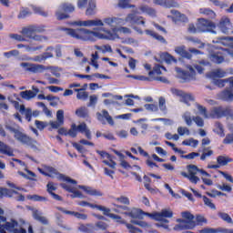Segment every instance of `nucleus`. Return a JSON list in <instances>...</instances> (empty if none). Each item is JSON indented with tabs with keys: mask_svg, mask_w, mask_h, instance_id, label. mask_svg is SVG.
<instances>
[{
	"mask_svg": "<svg viewBox=\"0 0 233 233\" xmlns=\"http://www.w3.org/2000/svg\"><path fill=\"white\" fill-rule=\"evenodd\" d=\"M90 26H101L98 28L100 32H105L104 35L96 31H90L85 28H77V29H71V28H64L68 35L74 37L75 39H80L81 41H96V39H114V35L110 31V29L105 27V23L103 20L99 18H96L93 20H89V27Z\"/></svg>",
	"mask_w": 233,
	"mask_h": 233,
	"instance_id": "nucleus-1",
	"label": "nucleus"
},
{
	"mask_svg": "<svg viewBox=\"0 0 233 233\" xmlns=\"http://www.w3.org/2000/svg\"><path fill=\"white\" fill-rule=\"evenodd\" d=\"M7 130L15 134V139L18 141V143H21V145H26V147H30V148H37V140L21 131V127H18V128H15L14 127H8Z\"/></svg>",
	"mask_w": 233,
	"mask_h": 233,
	"instance_id": "nucleus-2",
	"label": "nucleus"
},
{
	"mask_svg": "<svg viewBox=\"0 0 233 233\" xmlns=\"http://www.w3.org/2000/svg\"><path fill=\"white\" fill-rule=\"evenodd\" d=\"M182 218H177V225L175 226L174 230H192L196 228V221H194V215L189 211H183L181 213Z\"/></svg>",
	"mask_w": 233,
	"mask_h": 233,
	"instance_id": "nucleus-3",
	"label": "nucleus"
},
{
	"mask_svg": "<svg viewBox=\"0 0 233 233\" xmlns=\"http://www.w3.org/2000/svg\"><path fill=\"white\" fill-rule=\"evenodd\" d=\"M77 132L85 134L86 139H92V132H90L86 123L83 122L78 126L72 124L70 129L67 131V136L70 137H77Z\"/></svg>",
	"mask_w": 233,
	"mask_h": 233,
	"instance_id": "nucleus-4",
	"label": "nucleus"
},
{
	"mask_svg": "<svg viewBox=\"0 0 233 233\" xmlns=\"http://www.w3.org/2000/svg\"><path fill=\"white\" fill-rule=\"evenodd\" d=\"M115 206V212L118 214H123L124 216H127L128 218H132L133 219H137V218L141 217V210L136 208H130L127 206H121L117 204H113Z\"/></svg>",
	"mask_w": 233,
	"mask_h": 233,
	"instance_id": "nucleus-5",
	"label": "nucleus"
},
{
	"mask_svg": "<svg viewBox=\"0 0 233 233\" xmlns=\"http://www.w3.org/2000/svg\"><path fill=\"white\" fill-rule=\"evenodd\" d=\"M161 68L162 70H165L167 72V68L165 66H162L158 64L155 65L153 67V70L148 72L149 78L151 81H160V83H168V79L165 76H161Z\"/></svg>",
	"mask_w": 233,
	"mask_h": 233,
	"instance_id": "nucleus-6",
	"label": "nucleus"
},
{
	"mask_svg": "<svg viewBox=\"0 0 233 233\" xmlns=\"http://www.w3.org/2000/svg\"><path fill=\"white\" fill-rule=\"evenodd\" d=\"M174 212L170 209H162L161 212H155L149 214V218H152V219H155V221H162V223H169L168 219L165 218H173Z\"/></svg>",
	"mask_w": 233,
	"mask_h": 233,
	"instance_id": "nucleus-7",
	"label": "nucleus"
},
{
	"mask_svg": "<svg viewBox=\"0 0 233 233\" xmlns=\"http://www.w3.org/2000/svg\"><path fill=\"white\" fill-rule=\"evenodd\" d=\"M227 116H232V111L230 108H224L223 106L214 107L209 113L211 119H221V117H226Z\"/></svg>",
	"mask_w": 233,
	"mask_h": 233,
	"instance_id": "nucleus-8",
	"label": "nucleus"
},
{
	"mask_svg": "<svg viewBox=\"0 0 233 233\" xmlns=\"http://www.w3.org/2000/svg\"><path fill=\"white\" fill-rule=\"evenodd\" d=\"M187 71H183L179 67L176 68L180 79H183L185 82L196 79V70L194 67H192V66H187Z\"/></svg>",
	"mask_w": 233,
	"mask_h": 233,
	"instance_id": "nucleus-9",
	"label": "nucleus"
},
{
	"mask_svg": "<svg viewBox=\"0 0 233 233\" xmlns=\"http://www.w3.org/2000/svg\"><path fill=\"white\" fill-rule=\"evenodd\" d=\"M22 68H25L26 72H32L33 74H41L46 70V66L39 64H32L28 62H23L20 64Z\"/></svg>",
	"mask_w": 233,
	"mask_h": 233,
	"instance_id": "nucleus-10",
	"label": "nucleus"
},
{
	"mask_svg": "<svg viewBox=\"0 0 233 233\" xmlns=\"http://www.w3.org/2000/svg\"><path fill=\"white\" fill-rule=\"evenodd\" d=\"M45 28H46V26H45L43 25H29L27 27H24L22 29V34L25 37H32V35H34V34H43V32H45Z\"/></svg>",
	"mask_w": 233,
	"mask_h": 233,
	"instance_id": "nucleus-11",
	"label": "nucleus"
},
{
	"mask_svg": "<svg viewBox=\"0 0 233 233\" xmlns=\"http://www.w3.org/2000/svg\"><path fill=\"white\" fill-rule=\"evenodd\" d=\"M212 28H216V24L205 18H199L197 23L198 32H210Z\"/></svg>",
	"mask_w": 233,
	"mask_h": 233,
	"instance_id": "nucleus-12",
	"label": "nucleus"
},
{
	"mask_svg": "<svg viewBox=\"0 0 233 233\" xmlns=\"http://www.w3.org/2000/svg\"><path fill=\"white\" fill-rule=\"evenodd\" d=\"M96 119L102 124L106 125V122L111 127H114V118H112V116L106 111V109H103L101 113H96Z\"/></svg>",
	"mask_w": 233,
	"mask_h": 233,
	"instance_id": "nucleus-13",
	"label": "nucleus"
},
{
	"mask_svg": "<svg viewBox=\"0 0 233 233\" xmlns=\"http://www.w3.org/2000/svg\"><path fill=\"white\" fill-rule=\"evenodd\" d=\"M102 23H104V26L105 25H106L107 26H109L110 30L116 32V27L117 26V25H125V20L117 17H106L104 18Z\"/></svg>",
	"mask_w": 233,
	"mask_h": 233,
	"instance_id": "nucleus-14",
	"label": "nucleus"
},
{
	"mask_svg": "<svg viewBox=\"0 0 233 233\" xmlns=\"http://www.w3.org/2000/svg\"><path fill=\"white\" fill-rule=\"evenodd\" d=\"M125 22L130 25H141L142 26H146L145 17L136 14H128L125 18Z\"/></svg>",
	"mask_w": 233,
	"mask_h": 233,
	"instance_id": "nucleus-15",
	"label": "nucleus"
},
{
	"mask_svg": "<svg viewBox=\"0 0 233 233\" xmlns=\"http://www.w3.org/2000/svg\"><path fill=\"white\" fill-rule=\"evenodd\" d=\"M187 172L189 174L190 177V183H193L194 185H198V182L199 181V178L198 177V172L200 173L199 167L196 165H187Z\"/></svg>",
	"mask_w": 233,
	"mask_h": 233,
	"instance_id": "nucleus-16",
	"label": "nucleus"
},
{
	"mask_svg": "<svg viewBox=\"0 0 233 233\" xmlns=\"http://www.w3.org/2000/svg\"><path fill=\"white\" fill-rule=\"evenodd\" d=\"M207 77L208 79H212L214 81L215 79H223V77H227V71H225L223 68H216L212 71L207 73Z\"/></svg>",
	"mask_w": 233,
	"mask_h": 233,
	"instance_id": "nucleus-17",
	"label": "nucleus"
},
{
	"mask_svg": "<svg viewBox=\"0 0 233 233\" xmlns=\"http://www.w3.org/2000/svg\"><path fill=\"white\" fill-rule=\"evenodd\" d=\"M56 190H57L56 184L54 182H48L46 185V192L48 195L51 196L56 201H63V198L55 193Z\"/></svg>",
	"mask_w": 233,
	"mask_h": 233,
	"instance_id": "nucleus-18",
	"label": "nucleus"
},
{
	"mask_svg": "<svg viewBox=\"0 0 233 233\" xmlns=\"http://www.w3.org/2000/svg\"><path fill=\"white\" fill-rule=\"evenodd\" d=\"M208 59L215 65H222V63L225 61V56L221 52H211L208 55Z\"/></svg>",
	"mask_w": 233,
	"mask_h": 233,
	"instance_id": "nucleus-19",
	"label": "nucleus"
},
{
	"mask_svg": "<svg viewBox=\"0 0 233 233\" xmlns=\"http://www.w3.org/2000/svg\"><path fill=\"white\" fill-rule=\"evenodd\" d=\"M218 28L223 34H228V30H232V24L230 23V19L222 17L218 24Z\"/></svg>",
	"mask_w": 233,
	"mask_h": 233,
	"instance_id": "nucleus-20",
	"label": "nucleus"
},
{
	"mask_svg": "<svg viewBox=\"0 0 233 233\" xmlns=\"http://www.w3.org/2000/svg\"><path fill=\"white\" fill-rule=\"evenodd\" d=\"M0 154H3L4 156H8V157H14L15 156L14 154V149H12L10 146L6 145L3 141H0Z\"/></svg>",
	"mask_w": 233,
	"mask_h": 233,
	"instance_id": "nucleus-21",
	"label": "nucleus"
},
{
	"mask_svg": "<svg viewBox=\"0 0 233 233\" xmlns=\"http://www.w3.org/2000/svg\"><path fill=\"white\" fill-rule=\"evenodd\" d=\"M213 43L223 45V46H231L232 48L233 37L232 36L218 37L217 40H213Z\"/></svg>",
	"mask_w": 233,
	"mask_h": 233,
	"instance_id": "nucleus-22",
	"label": "nucleus"
},
{
	"mask_svg": "<svg viewBox=\"0 0 233 233\" xmlns=\"http://www.w3.org/2000/svg\"><path fill=\"white\" fill-rule=\"evenodd\" d=\"M200 233H233V229H225L223 228H204Z\"/></svg>",
	"mask_w": 233,
	"mask_h": 233,
	"instance_id": "nucleus-23",
	"label": "nucleus"
},
{
	"mask_svg": "<svg viewBox=\"0 0 233 233\" xmlns=\"http://www.w3.org/2000/svg\"><path fill=\"white\" fill-rule=\"evenodd\" d=\"M176 54H178L181 57H185L186 59H192V54L187 51L185 46H180L175 47Z\"/></svg>",
	"mask_w": 233,
	"mask_h": 233,
	"instance_id": "nucleus-24",
	"label": "nucleus"
},
{
	"mask_svg": "<svg viewBox=\"0 0 233 233\" xmlns=\"http://www.w3.org/2000/svg\"><path fill=\"white\" fill-rule=\"evenodd\" d=\"M139 10L143 13V14H147V15H149L150 17H156L157 12L156 11V9L147 5H142L139 6Z\"/></svg>",
	"mask_w": 233,
	"mask_h": 233,
	"instance_id": "nucleus-25",
	"label": "nucleus"
},
{
	"mask_svg": "<svg viewBox=\"0 0 233 233\" xmlns=\"http://www.w3.org/2000/svg\"><path fill=\"white\" fill-rule=\"evenodd\" d=\"M42 216H43V213H41L39 210L37 209L33 210L34 219H35L36 221H39V223H42V225H48V219H46V218Z\"/></svg>",
	"mask_w": 233,
	"mask_h": 233,
	"instance_id": "nucleus-26",
	"label": "nucleus"
},
{
	"mask_svg": "<svg viewBox=\"0 0 233 233\" xmlns=\"http://www.w3.org/2000/svg\"><path fill=\"white\" fill-rule=\"evenodd\" d=\"M145 32H146L147 35H150L154 39H157V41H159V43H162L163 45H167V39H165V37H163V35H158L157 33H156L150 29H147Z\"/></svg>",
	"mask_w": 233,
	"mask_h": 233,
	"instance_id": "nucleus-27",
	"label": "nucleus"
},
{
	"mask_svg": "<svg viewBox=\"0 0 233 233\" xmlns=\"http://www.w3.org/2000/svg\"><path fill=\"white\" fill-rule=\"evenodd\" d=\"M80 188H82V190H85V192L86 194H88L89 196H96V197H98V198H101V196H103V193H101V191H99L97 189H94L90 187L80 186Z\"/></svg>",
	"mask_w": 233,
	"mask_h": 233,
	"instance_id": "nucleus-28",
	"label": "nucleus"
},
{
	"mask_svg": "<svg viewBox=\"0 0 233 233\" xmlns=\"http://www.w3.org/2000/svg\"><path fill=\"white\" fill-rule=\"evenodd\" d=\"M173 93H176L177 96L182 97L185 103H188V101H194V96L192 95L187 94L179 89H174Z\"/></svg>",
	"mask_w": 233,
	"mask_h": 233,
	"instance_id": "nucleus-29",
	"label": "nucleus"
},
{
	"mask_svg": "<svg viewBox=\"0 0 233 233\" xmlns=\"http://www.w3.org/2000/svg\"><path fill=\"white\" fill-rule=\"evenodd\" d=\"M34 91L32 90H25L21 92V96L23 99H33V97H35L37 96V92H39V88H33Z\"/></svg>",
	"mask_w": 233,
	"mask_h": 233,
	"instance_id": "nucleus-30",
	"label": "nucleus"
},
{
	"mask_svg": "<svg viewBox=\"0 0 233 233\" xmlns=\"http://www.w3.org/2000/svg\"><path fill=\"white\" fill-rule=\"evenodd\" d=\"M144 179V187L146 188V190H148V192H150L151 194H156V192H157V189L152 187L150 186V183H152V179L150 177H148V176L145 175L143 177Z\"/></svg>",
	"mask_w": 233,
	"mask_h": 233,
	"instance_id": "nucleus-31",
	"label": "nucleus"
},
{
	"mask_svg": "<svg viewBox=\"0 0 233 233\" xmlns=\"http://www.w3.org/2000/svg\"><path fill=\"white\" fill-rule=\"evenodd\" d=\"M232 162H233V159L229 157H227V156L217 157V163L220 167H227V165H228V163H232Z\"/></svg>",
	"mask_w": 233,
	"mask_h": 233,
	"instance_id": "nucleus-32",
	"label": "nucleus"
},
{
	"mask_svg": "<svg viewBox=\"0 0 233 233\" xmlns=\"http://www.w3.org/2000/svg\"><path fill=\"white\" fill-rule=\"evenodd\" d=\"M19 112L21 114H24V116H25L26 121H28V123H30V121H32V109L31 108H26L25 106V105H21L20 108H19Z\"/></svg>",
	"mask_w": 233,
	"mask_h": 233,
	"instance_id": "nucleus-33",
	"label": "nucleus"
},
{
	"mask_svg": "<svg viewBox=\"0 0 233 233\" xmlns=\"http://www.w3.org/2000/svg\"><path fill=\"white\" fill-rule=\"evenodd\" d=\"M75 90L77 92V99H80L81 101H86V99H88V92L85 91L86 88H76Z\"/></svg>",
	"mask_w": 233,
	"mask_h": 233,
	"instance_id": "nucleus-34",
	"label": "nucleus"
},
{
	"mask_svg": "<svg viewBox=\"0 0 233 233\" xmlns=\"http://www.w3.org/2000/svg\"><path fill=\"white\" fill-rule=\"evenodd\" d=\"M170 13L172 14V15L175 16V19L177 21H182L183 23H187V21H188V18L187 17V15L180 14L179 11L176 9H172Z\"/></svg>",
	"mask_w": 233,
	"mask_h": 233,
	"instance_id": "nucleus-35",
	"label": "nucleus"
},
{
	"mask_svg": "<svg viewBox=\"0 0 233 233\" xmlns=\"http://www.w3.org/2000/svg\"><path fill=\"white\" fill-rule=\"evenodd\" d=\"M220 99L222 101H233V93L231 90L225 89L220 93Z\"/></svg>",
	"mask_w": 233,
	"mask_h": 233,
	"instance_id": "nucleus-36",
	"label": "nucleus"
},
{
	"mask_svg": "<svg viewBox=\"0 0 233 233\" xmlns=\"http://www.w3.org/2000/svg\"><path fill=\"white\" fill-rule=\"evenodd\" d=\"M94 14H96V0H90L86 11V15H94Z\"/></svg>",
	"mask_w": 233,
	"mask_h": 233,
	"instance_id": "nucleus-37",
	"label": "nucleus"
},
{
	"mask_svg": "<svg viewBox=\"0 0 233 233\" xmlns=\"http://www.w3.org/2000/svg\"><path fill=\"white\" fill-rule=\"evenodd\" d=\"M213 131L220 136V137H225V129H223V124L220 122L215 123V129Z\"/></svg>",
	"mask_w": 233,
	"mask_h": 233,
	"instance_id": "nucleus-38",
	"label": "nucleus"
},
{
	"mask_svg": "<svg viewBox=\"0 0 233 233\" xmlns=\"http://www.w3.org/2000/svg\"><path fill=\"white\" fill-rule=\"evenodd\" d=\"M182 145L184 147H193V148H196L198 145H199V140L194 138L186 139L182 141Z\"/></svg>",
	"mask_w": 233,
	"mask_h": 233,
	"instance_id": "nucleus-39",
	"label": "nucleus"
},
{
	"mask_svg": "<svg viewBox=\"0 0 233 233\" xmlns=\"http://www.w3.org/2000/svg\"><path fill=\"white\" fill-rule=\"evenodd\" d=\"M76 115L78 117H82L83 119H86L88 117V109L85 106H82L76 110Z\"/></svg>",
	"mask_w": 233,
	"mask_h": 233,
	"instance_id": "nucleus-40",
	"label": "nucleus"
},
{
	"mask_svg": "<svg viewBox=\"0 0 233 233\" xmlns=\"http://www.w3.org/2000/svg\"><path fill=\"white\" fill-rule=\"evenodd\" d=\"M103 212L104 216H107V218H111V219H116V221H121V217H119V215L110 213V208H104Z\"/></svg>",
	"mask_w": 233,
	"mask_h": 233,
	"instance_id": "nucleus-41",
	"label": "nucleus"
},
{
	"mask_svg": "<svg viewBox=\"0 0 233 233\" xmlns=\"http://www.w3.org/2000/svg\"><path fill=\"white\" fill-rule=\"evenodd\" d=\"M164 8H179V4L174 0H164Z\"/></svg>",
	"mask_w": 233,
	"mask_h": 233,
	"instance_id": "nucleus-42",
	"label": "nucleus"
},
{
	"mask_svg": "<svg viewBox=\"0 0 233 233\" xmlns=\"http://www.w3.org/2000/svg\"><path fill=\"white\" fill-rule=\"evenodd\" d=\"M213 85H215V86H218V88H223L225 87V85H227V83H228V78H225V79H215L212 80Z\"/></svg>",
	"mask_w": 233,
	"mask_h": 233,
	"instance_id": "nucleus-43",
	"label": "nucleus"
},
{
	"mask_svg": "<svg viewBox=\"0 0 233 233\" xmlns=\"http://www.w3.org/2000/svg\"><path fill=\"white\" fill-rule=\"evenodd\" d=\"M158 107L163 112V114H167V100L165 97L160 96L158 99Z\"/></svg>",
	"mask_w": 233,
	"mask_h": 233,
	"instance_id": "nucleus-44",
	"label": "nucleus"
},
{
	"mask_svg": "<svg viewBox=\"0 0 233 233\" xmlns=\"http://www.w3.org/2000/svg\"><path fill=\"white\" fill-rule=\"evenodd\" d=\"M46 70H50L51 74L55 76V77H61V68L56 66H46Z\"/></svg>",
	"mask_w": 233,
	"mask_h": 233,
	"instance_id": "nucleus-45",
	"label": "nucleus"
},
{
	"mask_svg": "<svg viewBox=\"0 0 233 233\" xmlns=\"http://www.w3.org/2000/svg\"><path fill=\"white\" fill-rule=\"evenodd\" d=\"M31 8L35 12V14H38L39 15H42L43 17H48V12H46L41 7H37L35 5H31Z\"/></svg>",
	"mask_w": 233,
	"mask_h": 233,
	"instance_id": "nucleus-46",
	"label": "nucleus"
},
{
	"mask_svg": "<svg viewBox=\"0 0 233 233\" xmlns=\"http://www.w3.org/2000/svg\"><path fill=\"white\" fill-rule=\"evenodd\" d=\"M27 199H30V201H39V202L48 201V198H46V197H41L39 195H29L27 197Z\"/></svg>",
	"mask_w": 233,
	"mask_h": 233,
	"instance_id": "nucleus-47",
	"label": "nucleus"
},
{
	"mask_svg": "<svg viewBox=\"0 0 233 233\" xmlns=\"http://www.w3.org/2000/svg\"><path fill=\"white\" fill-rule=\"evenodd\" d=\"M202 199L206 207H208L209 208H211V210H216V205L212 203V200L210 198H208L207 196H203Z\"/></svg>",
	"mask_w": 233,
	"mask_h": 233,
	"instance_id": "nucleus-48",
	"label": "nucleus"
},
{
	"mask_svg": "<svg viewBox=\"0 0 233 233\" xmlns=\"http://www.w3.org/2000/svg\"><path fill=\"white\" fill-rule=\"evenodd\" d=\"M163 57L166 61V63H167V65H170L171 63H177V59H176V57H174L172 55L168 54V53H165L163 55Z\"/></svg>",
	"mask_w": 233,
	"mask_h": 233,
	"instance_id": "nucleus-49",
	"label": "nucleus"
},
{
	"mask_svg": "<svg viewBox=\"0 0 233 233\" xmlns=\"http://www.w3.org/2000/svg\"><path fill=\"white\" fill-rule=\"evenodd\" d=\"M115 200L117 203H121V205H127V206L130 205V198L125 196H120L118 198H116Z\"/></svg>",
	"mask_w": 233,
	"mask_h": 233,
	"instance_id": "nucleus-50",
	"label": "nucleus"
},
{
	"mask_svg": "<svg viewBox=\"0 0 233 233\" xmlns=\"http://www.w3.org/2000/svg\"><path fill=\"white\" fill-rule=\"evenodd\" d=\"M29 39H33L34 41H39V42H43V41H48V37L45 36V35H31V36H27Z\"/></svg>",
	"mask_w": 233,
	"mask_h": 233,
	"instance_id": "nucleus-51",
	"label": "nucleus"
},
{
	"mask_svg": "<svg viewBox=\"0 0 233 233\" xmlns=\"http://www.w3.org/2000/svg\"><path fill=\"white\" fill-rule=\"evenodd\" d=\"M46 170L47 172V174H49V177H56V176H59V171H57V169H56L55 167H46Z\"/></svg>",
	"mask_w": 233,
	"mask_h": 233,
	"instance_id": "nucleus-52",
	"label": "nucleus"
},
{
	"mask_svg": "<svg viewBox=\"0 0 233 233\" xmlns=\"http://www.w3.org/2000/svg\"><path fill=\"white\" fill-rule=\"evenodd\" d=\"M200 14H204V15H208L211 19H213V17H216V13H214L212 9H208V8L200 9Z\"/></svg>",
	"mask_w": 233,
	"mask_h": 233,
	"instance_id": "nucleus-53",
	"label": "nucleus"
},
{
	"mask_svg": "<svg viewBox=\"0 0 233 233\" xmlns=\"http://www.w3.org/2000/svg\"><path fill=\"white\" fill-rule=\"evenodd\" d=\"M183 119L187 127H192V122L194 121V117L190 116V113H185L183 115Z\"/></svg>",
	"mask_w": 233,
	"mask_h": 233,
	"instance_id": "nucleus-54",
	"label": "nucleus"
},
{
	"mask_svg": "<svg viewBox=\"0 0 233 233\" xmlns=\"http://www.w3.org/2000/svg\"><path fill=\"white\" fill-rule=\"evenodd\" d=\"M63 12H74L76 8L71 4H63L60 8Z\"/></svg>",
	"mask_w": 233,
	"mask_h": 233,
	"instance_id": "nucleus-55",
	"label": "nucleus"
},
{
	"mask_svg": "<svg viewBox=\"0 0 233 233\" xmlns=\"http://www.w3.org/2000/svg\"><path fill=\"white\" fill-rule=\"evenodd\" d=\"M127 77H132L133 79H137V81H152L150 79V76H134V75H128Z\"/></svg>",
	"mask_w": 233,
	"mask_h": 233,
	"instance_id": "nucleus-56",
	"label": "nucleus"
},
{
	"mask_svg": "<svg viewBox=\"0 0 233 233\" xmlns=\"http://www.w3.org/2000/svg\"><path fill=\"white\" fill-rule=\"evenodd\" d=\"M181 157L183 159H196V157H199V153L198 152H191L187 155H182Z\"/></svg>",
	"mask_w": 233,
	"mask_h": 233,
	"instance_id": "nucleus-57",
	"label": "nucleus"
},
{
	"mask_svg": "<svg viewBox=\"0 0 233 233\" xmlns=\"http://www.w3.org/2000/svg\"><path fill=\"white\" fill-rule=\"evenodd\" d=\"M224 145H233V133L226 135V137L223 139Z\"/></svg>",
	"mask_w": 233,
	"mask_h": 233,
	"instance_id": "nucleus-58",
	"label": "nucleus"
},
{
	"mask_svg": "<svg viewBox=\"0 0 233 233\" xmlns=\"http://www.w3.org/2000/svg\"><path fill=\"white\" fill-rule=\"evenodd\" d=\"M218 217L223 219V221H226V223H232V218H230L229 214L227 213H218Z\"/></svg>",
	"mask_w": 233,
	"mask_h": 233,
	"instance_id": "nucleus-59",
	"label": "nucleus"
},
{
	"mask_svg": "<svg viewBox=\"0 0 233 233\" xmlns=\"http://www.w3.org/2000/svg\"><path fill=\"white\" fill-rule=\"evenodd\" d=\"M38 99L40 100L46 99L47 101H54V99H57V101H59V97L54 96L52 95L45 96V95L43 94L38 95Z\"/></svg>",
	"mask_w": 233,
	"mask_h": 233,
	"instance_id": "nucleus-60",
	"label": "nucleus"
},
{
	"mask_svg": "<svg viewBox=\"0 0 233 233\" xmlns=\"http://www.w3.org/2000/svg\"><path fill=\"white\" fill-rule=\"evenodd\" d=\"M5 57H6L7 59H10L12 56L15 57L17 56H19V51L18 50H11L9 52H5L4 53Z\"/></svg>",
	"mask_w": 233,
	"mask_h": 233,
	"instance_id": "nucleus-61",
	"label": "nucleus"
},
{
	"mask_svg": "<svg viewBox=\"0 0 233 233\" xmlns=\"http://www.w3.org/2000/svg\"><path fill=\"white\" fill-rule=\"evenodd\" d=\"M193 121L196 123L197 127H205V120H203L201 116H193Z\"/></svg>",
	"mask_w": 233,
	"mask_h": 233,
	"instance_id": "nucleus-62",
	"label": "nucleus"
},
{
	"mask_svg": "<svg viewBox=\"0 0 233 233\" xmlns=\"http://www.w3.org/2000/svg\"><path fill=\"white\" fill-rule=\"evenodd\" d=\"M196 227L197 225H203V223H207V218L201 215H197L196 216Z\"/></svg>",
	"mask_w": 233,
	"mask_h": 233,
	"instance_id": "nucleus-63",
	"label": "nucleus"
},
{
	"mask_svg": "<svg viewBox=\"0 0 233 233\" xmlns=\"http://www.w3.org/2000/svg\"><path fill=\"white\" fill-rule=\"evenodd\" d=\"M177 133L180 136H183L184 134H187V136H190V130L187 127H177Z\"/></svg>",
	"mask_w": 233,
	"mask_h": 233,
	"instance_id": "nucleus-64",
	"label": "nucleus"
}]
</instances>
